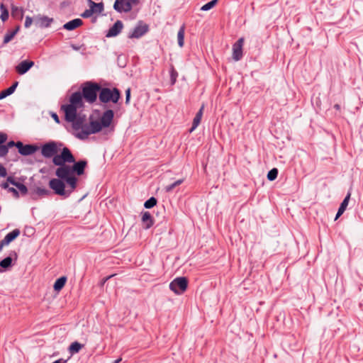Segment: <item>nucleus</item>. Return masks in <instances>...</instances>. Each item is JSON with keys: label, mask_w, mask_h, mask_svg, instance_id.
<instances>
[{"label": "nucleus", "mask_w": 363, "mask_h": 363, "mask_svg": "<svg viewBox=\"0 0 363 363\" xmlns=\"http://www.w3.org/2000/svg\"><path fill=\"white\" fill-rule=\"evenodd\" d=\"M73 163L74 164L72 166L68 165L62 168H57L55 175L58 178L64 179L69 187L75 189L77 184V178L74 174L78 176L82 175L87 162L86 160H79L78 162L74 161Z\"/></svg>", "instance_id": "nucleus-1"}, {"label": "nucleus", "mask_w": 363, "mask_h": 363, "mask_svg": "<svg viewBox=\"0 0 363 363\" xmlns=\"http://www.w3.org/2000/svg\"><path fill=\"white\" fill-rule=\"evenodd\" d=\"M101 86L99 84L86 82L82 85V94L86 102L93 104L96 101Z\"/></svg>", "instance_id": "nucleus-2"}, {"label": "nucleus", "mask_w": 363, "mask_h": 363, "mask_svg": "<svg viewBox=\"0 0 363 363\" xmlns=\"http://www.w3.org/2000/svg\"><path fill=\"white\" fill-rule=\"evenodd\" d=\"M121 97L120 91L117 88L112 89L107 87H101L99 92V101L102 103L107 104L112 102L116 104Z\"/></svg>", "instance_id": "nucleus-3"}, {"label": "nucleus", "mask_w": 363, "mask_h": 363, "mask_svg": "<svg viewBox=\"0 0 363 363\" xmlns=\"http://www.w3.org/2000/svg\"><path fill=\"white\" fill-rule=\"evenodd\" d=\"M75 158L72 154L69 148L63 147L61 153L56 154L52 157V162L55 165L58 166V168H62L65 166H68L66 163L74 162Z\"/></svg>", "instance_id": "nucleus-4"}, {"label": "nucleus", "mask_w": 363, "mask_h": 363, "mask_svg": "<svg viewBox=\"0 0 363 363\" xmlns=\"http://www.w3.org/2000/svg\"><path fill=\"white\" fill-rule=\"evenodd\" d=\"M64 182H65L64 179L58 177L57 179H51L49 182V186L54 191L55 194L67 198L69 196L74 189L68 186V189L66 190Z\"/></svg>", "instance_id": "nucleus-5"}, {"label": "nucleus", "mask_w": 363, "mask_h": 363, "mask_svg": "<svg viewBox=\"0 0 363 363\" xmlns=\"http://www.w3.org/2000/svg\"><path fill=\"white\" fill-rule=\"evenodd\" d=\"M62 146L61 143L55 141H49L41 146V155L45 158H51L58 153L59 147Z\"/></svg>", "instance_id": "nucleus-6"}, {"label": "nucleus", "mask_w": 363, "mask_h": 363, "mask_svg": "<svg viewBox=\"0 0 363 363\" xmlns=\"http://www.w3.org/2000/svg\"><path fill=\"white\" fill-rule=\"evenodd\" d=\"M188 280L184 277H177L171 281L169 289L176 294L180 295L183 294L187 288Z\"/></svg>", "instance_id": "nucleus-7"}, {"label": "nucleus", "mask_w": 363, "mask_h": 363, "mask_svg": "<svg viewBox=\"0 0 363 363\" xmlns=\"http://www.w3.org/2000/svg\"><path fill=\"white\" fill-rule=\"evenodd\" d=\"M139 4V0H116L113 4V9L119 12H129L133 6Z\"/></svg>", "instance_id": "nucleus-8"}, {"label": "nucleus", "mask_w": 363, "mask_h": 363, "mask_svg": "<svg viewBox=\"0 0 363 363\" xmlns=\"http://www.w3.org/2000/svg\"><path fill=\"white\" fill-rule=\"evenodd\" d=\"M90 8L86 9L81 15L83 18H89L94 13H101L104 10V4L102 3H95L91 0H89Z\"/></svg>", "instance_id": "nucleus-9"}, {"label": "nucleus", "mask_w": 363, "mask_h": 363, "mask_svg": "<svg viewBox=\"0 0 363 363\" xmlns=\"http://www.w3.org/2000/svg\"><path fill=\"white\" fill-rule=\"evenodd\" d=\"M16 147L18 150V152L24 156L30 155L38 150L37 145H23L21 142H17Z\"/></svg>", "instance_id": "nucleus-10"}, {"label": "nucleus", "mask_w": 363, "mask_h": 363, "mask_svg": "<svg viewBox=\"0 0 363 363\" xmlns=\"http://www.w3.org/2000/svg\"><path fill=\"white\" fill-rule=\"evenodd\" d=\"M61 108L65 112V120L67 121H74L77 116V108H79L78 107L71 104H66L62 105Z\"/></svg>", "instance_id": "nucleus-11"}, {"label": "nucleus", "mask_w": 363, "mask_h": 363, "mask_svg": "<svg viewBox=\"0 0 363 363\" xmlns=\"http://www.w3.org/2000/svg\"><path fill=\"white\" fill-rule=\"evenodd\" d=\"M148 31V26L147 24L143 23L140 22L138 26H136L133 32L129 33V38H139L144 35Z\"/></svg>", "instance_id": "nucleus-12"}, {"label": "nucleus", "mask_w": 363, "mask_h": 363, "mask_svg": "<svg viewBox=\"0 0 363 363\" xmlns=\"http://www.w3.org/2000/svg\"><path fill=\"white\" fill-rule=\"evenodd\" d=\"M244 39L240 38L233 46V58L235 61L240 60L242 57V45Z\"/></svg>", "instance_id": "nucleus-13"}, {"label": "nucleus", "mask_w": 363, "mask_h": 363, "mask_svg": "<svg viewBox=\"0 0 363 363\" xmlns=\"http://www.w3.org/2000/svg\"><path fill=\"white\" fill-rule=\"evenodd\" d=\"M114 117V112L111 109L105 111L100 118V123L104 128H108L111 124Z\"/></svg>", "instance_id": "nucleus-14"}, {"label": "nucleus", "mask_w": 363, "mask_h": 363, "mask_svg": "<svg viewBox=\"0 0 363 363\" xmlns=\"http://www.w3.org/2000/svg\"><path fill=\"white\" fill-rule=\"evenodd\" d=\"M123 28V24L121 21L118 20L116 23L109 28L107 33L106 34V38H112L117 36Z\"/></svg>", "instance_id": "nucleus-15"}, {"label": "nucleus", "mask_w": 363, "mask_h": 363, "mask_svg": "<svg viewBox=\"0 0 363 363\" xmlns=\"http://www.w3.org/2000/svg\"><path fill=\"white\" fill-rule=\"evenodd\" d=\"M83 96L81 92L76 91L73 93L69 98V104L82 108L84 106Z\"/></svg>", "instance_id": "nucleus-16"}, {"label": "nucleus", "mask_w": 363, "mask_h": 363, "mask_svg": "<svg viewBox=\"0 0 363 363\" xmlns=\"http://www.w3.org/2000/svg\"><path fill=\"white\" fill-rule=\"evenodd\" d=\"M34 62L30 60H23L16 67V72L19 74H26L33 66Z\"/></svg>", "instance_id": "nucleus-17"}, {"label": "nucleus", "mask_w": 363, "mask_h": 363, "mask_svg": "<svg viewBox=\"0 0 363 363\" xmlns=\"http://www.w3.org/2000/svg\"><path fill=\"white\" fill-rule=\"evenodd\" d=\"M141 220L145 229L150 228L154 224L152 216L148 211L143 213Z\"/></svg>", "instance_id": "nucleus-18"}, {"label": "nucleus", "mask_w": 363, "mask_h": 363, "mask_svg": "<svg viewBox=\"0 0 363 363\" xmlns=\"http://www.w3.org/2000/svg\"><path fill=\"white\" fill-rule=\"evenodd\" d=\"M53 21V18L48 16H38L35 19V24L40 28H48Z\"/></svg>", "instance_id": "nucleus-19"}, {"label": "nucleus", "mask_w": 363, "mask_h": 363, "mask_svg": "<svg viewBox=\"0 0 363 363\" xmlns=\"http://www.w3.org/2000/svg\"><path fill=\"white\" fill-rule=\"evenodd\" d=\"M83 24L80 18L73 19L63 25V28L67 30H72Z\"/></svg>", "instance_id": "nucleus-20"}, {"label": "nucleus", "mask_w": 363, "mask_h": 363, "mask_svg": "<svg viewBox=\"0 0 363 363\" xmlns=\"http://www.w3.org/2000/svg\"><path fill=\"white\" fill-rule=\"evenodd\" d=\"M89 128L91 130L86 133V135L94 134L100 132L104 128L99 121H91L89 123Z\"/></svg>", "instance_id": "nucleus-21"}, {"label": "nucleus", "mask_w": 363, "mask_h": 363, "mask_svg": "<svg viewBox=\"0 0 363 363\" xmlns=\"http://www.w3.org/2000/svg\"><path fill=\"white\" fill-rule=\"evenodd\" d=\"M91 130V128H89V124L84 123L82 128H80V131L74 133L76 138L80 140L87 139L89 135H86V133H88Z\"/></svg>", "instance_id": "nucleus-22"}, {"label": "nucleus", "mask_w": 363, "mask_h": 363, "mask_svg": "<svg viewBox=\"0 0 363 363\" xmlns=\"http://www.w3.org/2000/svg\"><path fill=\"white\" fill-rule=\"evenodd\" d=\"M20 235V230L18 229H14L9 233H8L2 241L7 245L11 242L14 240Z\"/></svg>", "instance_id": "nucleus-23"}, {"label": "nucleus", "mask_w": 363, "mask_h": 363, "mask_svg": "<svg viewBox=\"0 0 363 363\" xmlns=\"http://www.w3.org/2000/svg\"><path fill=\"white\" fill-rule=\"evenodd\" d=\"M85 120V116H76V118H74V121H70L72 123V128L73 130H74L75 131H78L80 130V128H82L83 125H84V121Z\"/></svg>", "instance_id": "nucleus-24"}, {"label": "nucleus", "mask_w": 363, "mask_h": 363, "mask_svg": "<svg viewBox=\"0 0 363 363\" xmlns=\"http://www.w3.org/2000/svg\"><path fill=\"white\" fill-rule=\"evenodd\" d=\"M20 30V26H17L13 30H9L6 34L4 35L3 44L6 45L9 43L14 36L18 33Z\"/></svg>", "instance_id": "nucleus-25"}, {"label": "nucleus", "mask_w": 363, "mask_h": 363, "mask_svg": "<svg viewBox=\"0 0 363 363\" xmlns=\"http://www.w3.org/2000/svg\"><path fill=\"white\" fill-rule=\"evenodd\" d=\"M18 84V82H14L10 87L3 90L0 92V100L6 98V96L12 94Z\"/></svg>", "instance_id": "nucleus-26"}, {"label": "nucleus", "mask_w": 363, "mask_h": 363, "mask_svg": "<svg viewBox=\"0 0 363 363\" xmlns=\"http://www.w3.org/2000/svg\"><path fill=\"white\" fill-rule=\"evenodd\" d=\"M11 16L14 18L21 20L23 17V9L16 6H12Z\"/></svg>", "instance_id": "nucleus-27"}, {"label": "nucleus", "mask_w": 363, "mask_h": 363, "mask_svg": "<svg viewBox=\"0 0 363 363\" xmlns=\"http://www.w3.org/2000/svg\"><path fill=\"white\" fill-rule=\"evenodd\" d=\"M66 281H67L66 277H61L58 278L55 281L54 286H53L55 291H60L64 287V286L66 283Z\"/></svg>", "instance_id": "nucleus-28"}, {"label": "nucleus", "mask_w": 363, "mask_h": 363, "mask_svg": "<svg viewBox=\"0 0 363 363\" xmlns=\"http://www.w3.org/2000/svg\"><path fill=\"white\" fill-rule=\"evenodd\" d=\"M35 194L40 197H47L50 196L52 194V192L50 191V190L48 189L37 187L35 189Z\"/></svg>", "instance_id": "nucleus-29"}, {"label": "nucleus", "mask_w": 363, "mask_h": 363, "mask_svg": "<svg viewBox=\"0 0 363 363\" xmlns=\"http://www.w3.org/2000/svg\"><path fill=\"white\" fill-rule=\"evenodd\" d=\"M184 31L185 28L184 26H182L177 33V40H178V45L179 47H183L184 43Z\"/></svg>", "instance_id": "nucleus-30"}, {"label": "nucleus", "mask_w": 363, "mask_h": 363, "mask_svg": "<svg viewBox=\"0 0 363 363\" xmlns=\"http://www.w3.org/2000/svg\"><path fill=\"white\" fill-rule=\"evenodd\" d=\"M82 347L83 345L78 342H74L69 345V351L72 354H76L78 353Z\"/></svg>", "instance_id": "nucleus-31"}, {"label": "nucleus", "mask_w": 363, "mask_h": 363, "mask_svg": "<svg viewBox=\"0 0 363 363\" xmlns=\"http://www.w3.org/2000/svg\"><path fill=\"white\" fill-rule=\"evenodd\" d=\"M0 11H1L0 18L1 19L2 21L4 22L9 18V13L8 9H6V7L5 6V5L3 3H1L0 4Z\"/></svg>", "instance_id": "nucleus-32"}, {"label": "nucleus", "mask_w": 363, "mask_h": 363, "mask_svg": "<svg viewBox=\"0 0 363 363\" xmlns=\"http://www.w3.org/2000/svg\"><path fill=\"white\" fill-rule=\"evenodd\" d=\"M11 264H12L11 257H7L0 262V267L4 269H8L9 267H10L11 266ZM3 272V270H1L0 269V272Z\"/></svg>", "instance_id": "nucleus-33"}, {"label": "nucleus", "mask_w": 363, "mask_h": 363, "mask_svg": "<svg viewBox=\"0 0 363 363\" xmlns=\"http://www.w3.org/2000/svg\"><path fill=\"white\" fill-rule=\"evenodd\" d=\"M17 182L15 180L14 177H8L7 179H6V182H2L0 186L2 189H7L9 188V184H11L13 186H15Z\"/></svg>", "instance_id": "nucleus-34"}, {"label": "nucleus", "mask_w": 363, "mask_h": 363, "mask_svg": "<svg viewBox=\"0 0 363 363\" xmlns=\"http://www.w3.org/2000/svg\"><path fill=\"white\" fill-rule=\"evenodd\" d=\"M218 0H211V1L208 2L207 4H204L201 8V10L203 11H209L211 9H213L218 3Z\"/></svg>", "instance_id": "nucleus-35"}, {"label": "nucleus", "mask_w": 363, "mask_h": 363, "mask_svg": "<svg viewBox=\"0 0 363 363\" xmlns=\"http://www.w3.org/2000/svg\"><path fill=\"white\" fill-rule=\"evenodd\" d=\"M157 199L152 196L145 202L144 206L145 208H151L157 204Z\"/></svg>", "instance_id": "nucleus-36"}, {"label": "nucleus", "mask_w": 363, "mask_h": 363, "mask_svg": "<svg viewBox=\"0 0 363 363\" xmlns=\"http://www.w3.org/2000/svg\"><path fill=\"white\" fill-rule=\"evenodd\" d=\"M184 182V179H178L177 180L176 182H174V183L169 184V185H167L166 187H165V190L167 192H170L172 191L176 186L182 184Z\"/></svg>", "instance_id": "nucleus-37"}, {"label": "nucleus", "mask_w": 363, "mask_h": 363, "mask_svg": "<svg viewBox=\"0 0 363 363\" xmlns=\"http://www.w3.org/2000/svg\"><path fill=\"white\" fill-rule=\"evenodd\" d=\"M278 175V169L277 168H273L270 171L268 172L267 179L269 181H274Z\"/></svg>", "instance_id": "nucleus-38"}, {"label": "nucleus", "mask_w": 363, "mask_h": 363, "mask_svg": "<svg viewBox=\"0 0 363 363\" xmlns=\"http://www.w3.org/2000/svg\"><path fill=\"white\" fill-rule=\"evenodd\" d=\"M177 77H178V72L175 70L174 67L172 66L171 69H170V78H171V84L172 85L175 84Z\"/></svg>", "instance_id": "nucleus-39"}, {"label": "nucleus", "mask_w": 363, "mask_h": 363, "mask_svg": "<svg viewBox=\"0 0 363 363\" xmlns=\"http://www.w3.org/2000/svg\"><path fill=\"white\" fill-rule=\"evenodd\" d=\"M201 120L200 118H199L196 116L194 117V118L193 120V123H192V126L189 130L190 133H192L199 126V125L201 123Z\"/></svg>", "instance_id": "nucleus-40"}, {"label": "nucleus", "mask_w": 363, "mask_h": 363, "mask_svg": "<svg viewBox=\"0 0 363 363\" xmlns=\"http://www.w3.org/2000/svg\"><path fill=\"white\" fill-rule=\"evenodd\" d=\"M15 186L17 187L22 194H26L28 189L23 184L17 182Z\"/></svg>", "instance_id": "nucleus-41"}, {"label": "nucleus", "mask_w": 363, "mask_h": 363, "mask_svg": "<svg viewBox=\"0 0 363 363\" xmlns=\"http://www.w3.org/2000/svg\"><path fill=\"white\" fill-rule=\"evenodd\" d=\"M350 196H351L350 192H348L347 194L346 195V196L345 197L344 200L342 201V202L340 204V206L342 208H347V206L348 205V203H349V201L350 199Z\"/></svg>", "instance_id": "nucleus-42"}, {"label": "nucleus", "mask_w": 363, "mask_h": 363, "mask_svg": "<svg viewBox=\"0 0 363 363\" xmlns=\"http://www.w3.org/2000/svg\"><path fill=\"white\" fill-rule=\"evenodd\" d=\"M8 146H6L5 145L3 144L0 145V157L5 156L8 153Z\"/></svg>", "instance_id": "nucleus-43"}, {"label": "nucleus", "mask_w": 363, "mask_h": 363, "mask_svg": "<svg viewBox=\"0 0 363 363\" xmlns=\"http://www.w3.org/2000/svg\"><path fill=\"white\" fill-rule=\"evenodd\" d=\"M6 176H7L6 169L1 164H0V177H6Z\"/></svg>", "instance_id": "nucleus-44"}, {"label": "nucleus", "mask_w": 363, "mask_h": 363, "mask_svg": "<svg viewBox=\"0 0 363 363\" xmlns=\"http://www.w3.org/2000/svg\"><path fill=\"white\" fill-rule=\"evenodd\" d=\"M32 23H33V18L30 16H26V20H25V24H24L25 27L29 28L31 26Z\"/></svg>", "instance_id": "nucleus-45"}, {"label": "nucleus", "mask_w": 363, "mask_h": 363, "mask_svg": "<svg viewBox=\"0 0 363 363\" xmlns=\"http://www.w3.org/2000/svg\"><path fill=\"white\" fill-rule=\"evenodd\" d=\"M130 99V89L128 88L125 90V104H128Z\"/></svg>", "instance_id": "nucleus-46"}, {"label": "nucleus", "mask_w": 363, "mask_h": 363, "mask_svg": "<svg viewBox=\"0 0 363 363\" xmlns=\"http://www.w3.org/2000/svg\"><path fill=\"white\" fill-rule=\"evenodd\" d=\"M345 209L346 208H342L341 206H340L335 220H337L345 212Z\"/></svg>", "instance_id": "nucleus-47"}, {"label": "nucleus", "mask_w": 363, "mask_h": 363, "mask_svg": "<svg viewBox=\"0 0 363 363\" xmlns=\"http://www.w3.org/2000/svg\"><path fill=\"white\" fill-rule=\"evenodd\" d=\"M203 109H204V105H202L201 107L200 108V109L199 110V111L196 113L195 116L201 120L203 113Z\"/></svg>", "instance_id": "nucleus-48"}, {"label": "nucleus", "mask_w": 363, "mask_h": 363, "mask_svg": "<svg viewBox=\"0 0 363 363\" xmlns=\"http://www.w3.org/2000/svg\"><path fill=\"white\" fill-rule=\"evenodd\" d=\"M6 189H8L9 192H11L15 197H18V191L15 188L9 186Z\"/></svg>", "instance_id": "nucleus-49"}, {"label": "nucleus", "mask_w": 363, "mask_h": 363, "mask_svg": "<svg viewBox=\"0 0 363 363\" xmlns=\"http://www.w3.org/2000/svg\"><path fill=\"white\" fill-rule=\"evenodd\" d=\"M7 139V135L4 133H0V145L4 144Z\"/></svg>", "instance_id": "nucleus-50"}, {"label": "nucleus", "mask_w": 363, "mask_h": 363, "mask_svg": "<svg viewBox=\"0 0 363 363\" xmlns=\"http://www.w3.org/2000/svg\"><path fill=\"white\" fill-rule=\"evenodd\" d=\"M17 143H15L14 141H10L7 143V145H5L6 146H8V149L9 147H12L13 146L16 147Z\"/></svg>", "instance_id": "nucleus-51"}, {"label": "nucleus", "mask_w": 363, "mask_h": 363, "mask_svg": "<svg viewBox=\"0 0 363 363\" xmlns=\"http://www.w3.org/2000/svg\"><path fill=\"white\" fill-rule=\"evenodd\" d=\"M52 118L55 120V121L56 123H60L59 117H58V116L55 113H52Z\"/></svg>", "instance_id": "nucleus-52"}, {"label": "nucleus", "mask_w": 363, "mask_h": 363, "mask_svg": "<svg viewBox=\"0 0 363 363\" xmlns=\"http://www.w3.org/2000/svg\"><path fill=\"white\" fill-rule=\"evenodd\" d=\"M67 361L66 360H64L63 359H59L56 361H55L54 362L52 363H65Z\"/></svg>", "instance_id": "nucleus-53"}, {"label": "nucleus", "mask_w": 363, "mask_h": 363, "mask_svg": "<svg viewBox=\"0 0 363 363\" xmlns=\"http://www.w3.org/2000/svg\"><path fill=\"white\" fill-rule=\"evenodd\" d=\"M6 245L2 240L0 242V252L2 250L4 246Z\"/></svg>", "instance_id": "nucleus-54"}, {"label": "nucleus", "mask_w": 363, "mask_h": 363, "mask_svg": "<svg viewBox=\"0 0 363 363\" xmlns=\"http://www.w3.org/2000/svg\"><path fill=\"white\" fill-rule=\"evenodd\" d=\"M334 108H335L336 110H340V105H339V104H335V105L334 106Z\"/></svg>", "instance_id": "nucleus-55"}, {"label": "nucleus", "mask_w": 363, "mask_h": 363, "mask_svg": "<svg viewBox=\"0 0 363 363\" xmlns=\"http://www.w3.org/2000/svg\"><path fill=\"white\" fill-rule=\"evenodd\" d=\"M121 361V358H118V359H116L114 362H113V363H119Z\"/></svg>", "instance_id": "nucleus-56"}, {"label": "nucleus", "mask_w": 363, "mask_h": 363, "mask_svg": "<svg viewBox=\"0 0 363 363\" xmlns=\"http://www.w3.org/2000/svg\"><path fill=\"white\" fill-rule=\"evenodd\" d=\"M114 275H111V276H108L106 278L105 281L109 279L111 277H113Z\"/></svg>", "instance_id": "nucleus-57"}]
</instances>
